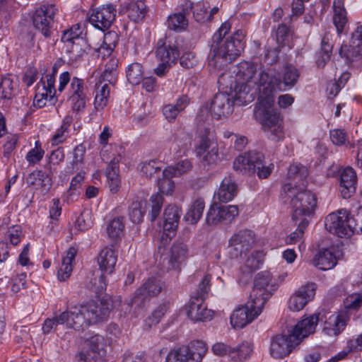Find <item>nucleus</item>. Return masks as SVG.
<instances>
[{"instance_id":"13","label":"nucleus","mask_w":362,"mask_h":362,"mask_svg":"<svg viewBox=\"0 0 362 362\" xmlns=\"http://www.w3.org/2000/svg\"><path fill=\"white\" fill-rule=\"evenodd\" d=\"M172 177L165 176L163 174V177L160 178L158 182L159 192L153 194L150 198L151 206L150 216L151 221H154L160 214L163 204V194H170L174 190L175 184L170 179Z\"/></svg>"},{"instance_id":"36","label":"nucleus","mask_w":362,"mask_h":362,"mask_svg":"<svg viewBox=\"0 0 362 362\" xmlns=\"http://www.w3.org/2000/svg\"><path fill=\"white\" fill-rule=\"evenodd\" d=\"M299 78V72L297 69L292 65H286L284 68L283 74V80L281 81V85L276 88L281 90V86L283 84L284 88V90H287L293 88L298 81ZM280 81H281L280 79Z\"/></svg>"},{"instance_id":"58","label":"nucleus","mask_w":362,"mask_h":362,"mask_svg":"<svg viewBox=\"0 0 362 362\" xmlns=\"http://www.w3.org/2000/svg\"><path fill=\"white\" fill-rule=\"evenodd\" d=\"M68 101L70 103L71 110L74 112L81 113L86 109V103L88 101V95L68 98Z\"/></svg>"},{"instance_id":"29","label":"nucleus","mask_w":362,"mask_h":362,"mask_svg":"<svg viewBox=\"0 0 362 362\" xmlns=\"http://www.w3.org/2000/svg\"><path fill=\"white\" fill-rule=\"evenodd\" d=\"M104 344V338L101 335H94L88 339V349L83 353L93 356L94 361H98L105 356Z\"/></svg>"},{"instance_id":"19","label":"nucleus","mask_w":362,"mask_h":362,"mask_svg":"<svg viewBox=\"0 0 362 362\" xmlns=\"http://www.w3.org/2000/svg\"><path fill=\"white\" fill-rule=\"evenodd\" d=\"M202 298H191L187 307V315L192 321H208L213 317V312L207 309Z\"/></svg>"},{"instance_id":"21","label":"nucleus","mask_w":362,"mask_h":362,"mask_svg":"<svg viewBox=\"0 0 362 362\" xmlns=\"http://www.w3.org/2000/svg\"><path fill=\"white\" fill-rule=\"evenodd\" d=\"M25 183L28 187L46 194L52 187V179L48 174L41 170H35L28 175Z\"/></svg>"},{"instance_id":"33","label":"nucleus","mask_w":362,"mask_h":362,"mask_svg":"<svg viewBox=\"0 0 362 362\" xmlns=\"http://www.w3.org/2000/svg\"><path fill=\"white\" fill-rule=\"evenodd\" d=\"M357 223L349 210L341 209V238H351L354 233Z\"/></svg>"},{"instance_id":"55","label":"nucleus","mask_w":362,"mask_h":362,"mask_svg":"<svg viewBox=\"0 0 362 362\" xmlns=\"http://www.w3.org/2000/svg\"><path fill=\"white\" fill-rule=\"evenodd\" d=\"M332 49V45L329 43V39L325 36L321 42V50L319 52H322V60L320 61L318 58L316 60V64L318 67H323L326 62L329 59L330 54Z\"/></svg>"},{"instance_id":"5","label":"nucleus","mask_w":362,"mask_h":362,"mask_svg":"<svg viewBox=\"0 0 362 362\" xmlns=\"http://www.w3.org/2000/svg\"><path fill=\"white\" fill-rule=\"evenodd\" d=\"M276 91H272L269 96L272 102L267 103V98L258 97L259 104L256 107L255 115L261 119L262 128L268 139L275 142L284 138L282 118L279 113L272 109Z\"/></svg>"},{"instance_id":"43","label":"nucleus","mask_w":362,"mask_h":362,"mask_svg":"<svg viewBox=\"0 0 362 362\" xmlns=\"http://www.w3.org/2000/svg\"><path fill=\"white\" fill-rule=\"evenodd\" d=\"M88 92V87L83 79L77 77L72 78L69 88L68 98L86 95Z\"/></svg>"},{"instance_id":"52","label":"nucleus","mask_w":362,"mask_h":362,"mask_svg":"<svg viewBox=\"0 0 362 362\" xmlns=\"http://www.w3.org/2000/svg\"><path fill=\"white\" fill-rule=\"evenodd\" d=\"M287 175L290 179H299L302 180L303 185L304 186L303 182L308 176V170L305 166L300 163L292 164L288 168Z\"/></svg>"},{"instance_id":"9","label":"nucleus","mask_w":362,"mask_h":362,"mask_svg":"<svg viewBox=\"0 0 362 362\" xmlns=\"http://www.w3.org/2000/svg\"><path fill=\"white\" fill-rule=\"evenodd\" d=\"M250 298L247 303L235 309L230 316V323L234 328H243L256 318L263 307H259Z\"/></svg>"},{"instance_id":"64","label":"nucleus","mask_w":362,"mask_h":362,"mask_svg":"<svg viewBox=\"0 0 362 362\" xmlns=\"http://www.w3.org/2000/svg\"><path fill=\"white\" fill-rule=\"evenodd\" d=\"M90 227V223H86L83 214H81L76 220L73 226L70 228L71 235H77L81 231H85Z\"/></svg>"},{"instance_id":"16","label":"nucleus","mask_w":362,"mask_h":362,"mask_svg":"<svg viewBox=\"0 0 362 362\" xmlns=\"http://www.w3.org/2000/svg\"><path fill=\"white\" fill-rule=\"evenodd\" d=\"M233 97L225 93L215 95L211 103V115L216 119L229 116L233 111Z\"/></svg>"},{"instance_id":"22","label":"nucleus","mask_w":362,"mask_h":362,"mask_svg":"<svg viewBox=\"0 0 362 362\" xmlns=\"http://www.w3.org/2000/svg\"><path fill=\"white\" fill-rule=\"evenodd\" d=\"M189 256L188 247L186 244L181 242L174 243L170 250L168 269H180Z\"/></svg>"},{"instance_id":"37","label":"nucleus","mask_w":362,"mask_h":362,"mask_svg":"<svg viewBox=\"0 0 362 362\" xmlns=\"http://www.w3.org/2000/svg\"><path fill=\"white\" fill-rule=\"evenodd\" d=\"M253 351V345L249 341H243L235 348H232L231 360L233 362H243L250 357Z\"/></svg>"},{"instance_id":"44","label":"nucleus","mask_w":362,"mask_h":362,"mask_svg":"<svg viewBox=\"0 0 362 362\" xmlns=\"http://www.w3.org/2000/svg\"><path fill=\"white\" fill-rule=\"evenodd\" d=\"M127 78L132 85H138L144 78L143 66L139 63H132L127 67Z\"/></svg>"},{"instance_id":"51","label":"nucleus","mask_w":362,"mask_h":362,"mask_svg":"<svg viewBox=\"0 0 362 362\" xmlns=\"http://www.w3.org/2000/svg\"><path fill=\"white\" fill-rule=\"evenodd\" d=\"M324 330L325 333L330 336H337L339 329L338 327L339 323V313H336L325 317Z\"/></svg>"},{"instance_id":"10","label":"nucleus","mask_w":362,"mask_h":362,"mask_svg":"<svg viewBox=\"0 0 362 362\" xmlns=\"http://www.w3.org/2000/svg\"><path fill=\"white\" fill-rule=\"evenodd\" d=\"M164 284L156 277L148 278L134 293L130 304L143 306L151 298L158 296L163 290Z\"/></svg>"},{"instance_id":"42","label":"nucleus","mask_w":362,"mask_h":362,"mask_svg":"<svg viewBox=\"0 0 362 362\" xmlns=\"http://www.w3.org/2000/svg\"><path fill=\"white\" fill-rule=\"evenodd\" d=\"M64 42L65 51L69 54L71 59L76 60L84 53V50L82 47L83 45L85 44L83 40L66 41Z\"/></svg>"},{"instance_id":"61","label":"nucleus","mask_w":362,"mask_h":362,"mask_svg":"<svg viewBox=\"0 0 362 362\" xmlns=\"http://www.w3.org/2000/svg\"><path fill=\"white\" fill-rule=\"evenodd\" d=\"M146 12V6L142 2V0H140L137 5L130 10L129 15L131 20L136 23L144 20Z\"/></svg>"},{"instance_id":"34","label":"nucleus","mask_w":362,"mask_h":362,"mask_svg":"<svg viewBox=\"0 0 362 362\" xmlns=\"http://www.w3.org/2000/svg\"><path fill=\"white\" fill-rule=\"evenodd\" d=\"M110 89L107 83L99 81L96 84V94L94 100V108L96 111L103 110L108 104Z\"/></svg>"},{"instance_id":"15","label":"nucleus","mask_w":362,"mask_h":362,"mask_svg":"<svg viewBox=\"0 0 362 362\" xmlns=\"http://www.w3.org/2000/svg\"><path fill=\"white\" fill-rule=\"evenodd\" d=\"M319 316V313H314L304 317L293 327L290 332L296 343L300 344L304 338L315 332L320 320Z\"/></svg>"},{"instance_id":"41","label":"nucleus","mask_w":362,"mask_h":362,"mask_svg":"<svg viewBox=\"0 0 362 362\" xmlns=\"http://www.w3.org/2000/svg\"><path fill=\"white\" fill-rule=\"evenodd\" d=\"M361 56L362 47L360 45L341 47V58L344 59L345 64L348 68L351 66L354 60Z\"/></svg>"},{"instance_id":"63","label":"nucleus","mask_w":362,"mask_h":362,"mask_svg":"<svg viewBox=\"0 0 362 362\" xmlns=\"http://www.w3.org/2000/svg\"><path fill=\"white\" fill-rule=\"evenodd\" d=\"M199 141L209 139L211 135L212 139H216L215 130L211 124H199Z\"/></svg>"},{"instance_id":"50","label":"nucleus","mask_w":362,"mask_h":362,"mask_svg":"<svg viewBox=\"0 0 362 362\" xmlns=\"http://www.w3.org/2000/svg\"><path fill=\"white\" fill-rule=\"evenodd\" d=\"M85 30V24H73L69 29L64 31L62 37L63 42L83 40L81 36Z\"/></svg>"},{"instance_id":"31","label":"nucleus","mask_w":362,"mask_h":362,"mask_svg":"<svg viewBox=\"0 0 362 362\" xmlns=\"http://www.w3.org/2000/svg\"><path fill=\"white\" fill-rule=\"evenodd\" d=\"M57 9L54 5H42L32 16L33 23H50L55 21Z\"/></svg>"},{"instance_id":"47","label":"nucleus","mask_w":362,"mask_h":362,"mask_svg":"<svg viewBox=\"0 0 362 362\" xmlns=\"http://www.w3.org/2000/svg\"><path fill=\"white\" fill-rule=\"evenodd\" d=\"M86 153V147L83 144L76 146L73 151V160L71 163V168L69 173H74L75 170H78L83 164L84 156Z\"/></svg>"},{"instance_id":"46","label":"nucleus","mask_w":362,"mask_h":362,"mask_svg":"<svg viewBox=\"0 0 362 362\" xmlns=\"http://www.w3.org/2000/svg\"><path fill=\"white\" fill-rule=\"evenodd\" d=\"M295 222L296 224L298 226V228L295 231H293L286 237V242L287 244H295L298 241L300 240L303 238L304 231L309 223L308 218L305 217Z\"/></svg>"},{"instance_id":"26","label":"nucleus","mask_w":362,"mask_h":362,"mask_svg":"<svg viewBox=\"0 0 362 362\" xmlns=\"http://www.w3.org/2000/svg\"><path fill=\"white\" fill-rule=\"evenodd\" d=\"M116 13L115 7L109 4L99 9L92 10L88 21L89 23H113L115 20Z\"/></svg>"},{"instance_id":"32","label":"nucleus","mask_w":362,"mask_h":362,"mask_svg":"<svg viewBox=\"0 0 362 362\" xmlns=\"http://www.w3.org/2000/svg\"><path fill=\"white\" fill-rule=\"evenodd\" d=\"M145 214V202L139 197H135L128 208V215L130 221L134 223H140L143 221Z\"/></svg>"},{"instance_id":"28","label":"nucleus","mask_w":362,"mask_h":362,"mask_svg":"<svg viewBox=\"0 0 362 362\" xmlns=\"http://www.w3.org/2000/svg\"><path fill=\"white\" fill-rule=\"evenodd\" d=\"M237 194V185L231 177H226L217 192L216 197L220 202H228L233 199Z\"/></svg>"},{"instance_id":"54","label":"nucleus","mask_w":362,"mask_h":362,"mask_svg":"<svg viewBox=\"0 0 362 362\" xmlns=\"http://www.w3.org/2000/svg\"><path fill=\"white\" fill-rule=\"evenodd\" d=\"M160 163L155 160L145 161L141 163V173L146 177H151L154 174L160 173Z\"/></svg>"},{"instance_id":"57","label":"nucleus","mask_w":362,"mask_h":362,"mask_svg":"<svg viewBox=\"0 0 362 362\" xmlns=\"http://www.w3.org/2000/svg\"><path fill=\"white\" fill-rule=\"evenodd\" d=\"M45 151L41 148L39 141H35V147L32 148L26 155V160L30 165L38 163L44 156Z\"/></svg>"},{"instance_id":"53","label":"nucleus","mask_w":362,"mask_h":362,"mask_svg":"<svg viewBox=\"0 0 362 362\" xmlns=\"http://www.w3.org/2000/svg\"><path fill=\"white\" fill-rule=\"evenodd\" d=\"M13 82L10 75L4 76L0 81V98L10 99L13 96Z\"/></svg>"},{"instance_id":"30","label":"nucleus","mask_w":362,"mask_h":362,"mask_svg":"<svg viewBox=\"0 0 362 362\" xmlns=\"http://www.w3.org/2000/svg\"><path fill=\"white\" fill-rule=\"evenodd\" d=\"M77 250L71 247L66 255L63 257L61 267L57 271V277L60 281H64L69 278L73 270L72 262L74 260Z\"/></svg>"},{"instance_id":"38","label":"nucleus","mask_w":362,"mask_h":362,"mask_svg":"<svg viewBox=\"0 0 362 362\" xmlns=\"http://www.w3.org/2000/svg\"><path fill=\"white\" fill-rule=\"evenodd\" d=\"M262 262V253L257 251L253 252L247 257L245 264L241 267L240 270L243 274L250 276L252 272L259 268Z\"/></svg>"},{"instance_id":"2","label":"nucleus","mask_w":362,"mask_h":362,"mask_svg":"<svg viewBox=\"0 0 362 362\" xmlns=\"http://www.w3.org/2000/svg\"><path fill=\"white\" fill-rule=\"evenodd\" d=\"M230 30V24H221L214 34L209 55V66L222 69L240 54V45L235 46L228 38H225Z\"/></svg>"},{"instance_id":"17","label":"nucleus","mask_w":362,"mask_h":362,"mask_svg":"<svg viewBox=\"0 0 362 362\" xmlns=\"http://www.w3.org/2000/svg\"><path fill=\"white\" fill-rule=\"evenodd\" d=\"M291 338V332L288 335H277L274 337L270 348L271 355L276 358H282L288 356L293 348L299 344Z\"/></svg>"},{"instance_id":"4","label":"nucleus","mask_w":362,"mask_h":362,"mask_svg":"<svg viewBox=\"0 0 362 362\" xmlns=\"http://www.w3.org/2000/svg\"><path fill=\"white\" fill-rule=\"evenodd\" d=\"M281 197L285 203H289L293 209L292 219L298 221L313 214L317 206L315 195L292 184H286L283 187Z\"/></svg>"},{"instance_id":"6","label":"nucleus","mask_w":362,"mask_h":362,"mask_svg":"<svg viewBox=\"0 0 362 362\" xmlns=\"http://www.w3.org/2000/svg\"><path fill=\"white\" fill-rule=\"evenodd\" d=\"M264 155L256 151H250L237 157L233 162V169L241 174H257L260 179H265L272 173L273 164L264 163Z\"/></svg>"},{"instance_id":"25","label":"nucleus","mask_w":362,"mask_h":362,"mask_svg":"<svg viewBox=\"0 0 362 362\" xmlns=\"http://www.w3.org/2000/svg\"><path fill=\"white\" fill-rule=\"evenodd\" d=\"M157 58L164 62L169 64H175L180 53L177 48L175 46L166 45L164 40L160 39L158 42V47L156 49Z\"/></svg>"},{"instance_id":"1","label":"nucleus","mask_w":362,"mask_h":362,"mask_svg":"<svg viewBox=\"0 0 362 362\" xmlns=\"http://www.w3.org/2000/svg\"><path fill=\"white\" fill-rule=\"evenodd\" d=\"M110 310V303L105 300L90 302L86 305H75L58 316L45 320L42 329L43 333L48 334L54 330L57 325H65L67 328L83 331L90 325L107 319Z\"/></svg>"},{"instance_id":"40","label":"nucleus","mask_w":362,"mask_h":362,"mask_svg":"<svg viewBox=\"0 0 362 362\" xmlns=\"http://www.w3.org/2000/svg\"><path fill=\"white\" fill-rule=\"evenodd\" d=\"M40 83H42V86L41 88L38 86L37 88L34 105L41 108L46 105L47 101L52 103L54 102L55 93H52V90L45 88V81L42 79L40 80Z\"/></svg>"},{"instance_id":"59","label":"nucleus","mask_w":362,"mask_h":362,"mask_svg":"<svg viewBox=\"0 0 362 362\" xmlns=\"http://www.w3.org/2000/svg\"><path fill=\"white\" fill-rule=\"evenodd\" d=\"M223 223H231L239 214L236 205L221 206Z\"/></svg>"},{"instance_id":"7","label":"nucleus","mask_w":362,"mask_h":362,"mask_svg":"<svg viewBox=\"0 0 362 362\" xmlns=\"http://www.w3.org/2000/svg\"><path fill=\"white\" fill-rule=\"evenodd\" d=\"M208 351L207 344L201 340L192 341L171 350L167 355L166 362H202Z\"/></svg>"},{"instance_id":"23","label":"nucleus","mask_w":362,"mask_h":362,"mask_svg":"<svg viewBox=\"0 0 362 362\" xmlns=\"http://www.w3.org/2000/svg\"><path fill=\"white\" fill-rule=\"evenodd\" d=\"M117 260V254L113 245L103 249L99 255L98 264L105 274H111Z\"/></svg>"},{"instance_id":"45","label":"nucleus","mask_w":362,"mask_h":362,"mask_svg":"<svg viewBox=\"0 0 362 362\" xmlns=\"http://www.w3.org/2000/svg\"><path fill=\"white\" fill-rule=\"evenodd\" d=\"M192 167L191 162L187 160L179 161L175 166H168L163 170L165 176H179L189 170Z\"/></svg>"},{"instance_id":"27","label":"nucleus","mask_w":362,"mask_h":362,"mask_svg":"<svg viewBox=\"0 0 362 362\" xmlns=\"http://www.w3.org/2000/svg\"><path fill=\"white\" fill-rule=\"evenodd\" d=\"M181 214L180 207L176 205H168L164 210V230L175 231L178 226Z\"/></svg>"},{"instance_id":"49","label":"nucleus","mask_w":362,"mask_h":362,"mask_svg":"<svg viewBox=\"0 0 362 362\" xmlns=\"http://www.w3.org/2000/svg\"><path fill=\"white\" fill-rule=\"evenodd\" d=\"M326 230L338 238L339 233V211L329 214L325 220Z\"/></svg>"},{"instance_id":"24","label":"nucleus","mask_w":362,"mask_h":362,"mask_svg":"<svg viewBox=\"0 0 362 362\" xmlns=\"http://www.w3.org/2000/svg\"><path fill=\"white\" fill-rule=\"evenodd\" d=\"M250 83H238L235 87L234 103L238 105H245L252 103L255 98L256 90L250 88Z\"/></svg>"},{"instance_id":"11","label":"nucleus","mask_w":362,"mask_h":362,"mask_svg":"<svg viewBox=\"0 0 362 362\" xmlns=\"http://www.w3.org/2000/svg\"><path fill=\"white\" fill-rule=\"evenodd\" d=\"M255 243V235L247 229L240 230L235 233L229 240L230 255L238 258L245 254L252 247Z\"/></svg>"},{"instance_id":"3","label":"nucleus","mask_w":362,"mask_h":362,"mask_svg":"<svg viewBox=\"0 0 362 362\" xmlns=\"http://www.w3.org/2000/svg\"><path fill=\"white\" fill-rule=\"evenodd\" d=\"M238 74L243 78L246 83L257 85L259 90V96L267 98V103L272 102L269 96L272 91H276L281 85L280 78L271 76L258 64L250 62L240 63L238 66Z\"/></svg>"},{"instance_id":"62","label":"nucleus","mask_w":362,"mask_h":362,"mask_svg":"<svg viewBox=\"0 0 362 362\" xmlns=\"http://www.w3.org/2000/svg\"><path fill=\"white\" fill-rule=\"evenodd\" d=\"M344 308L346 310H356L362 305V293H353L344 300Z\"/></svg>"},{"instance_id":"14","label":"nucleus","mask_w":362,"mask_h":362,"mask_svg":"<svg viewBox=\"0 0 362 362\" xmlns=\"http://www.w3.org/2000/svg\"><path fill=\"white\" fill-rule=\"evenodd\" d=\"M339 240L327 247L319 249L311 260V264L321 270H328L334 267L338 262L336 253L339 251Z\"/></svg>"},{"instance_id":"56","label":"nucleus","mask_w":362,"mask_h":362,"mask_svg":"<svg viewBox=\"0 0 362 362\" xmlns=\"http://www.w3.org/2000/svg\"><path fill=\"white\" fill-rule=\"evenodd\" d=\"M121 160V156L117 155L115 156L108 164V166L106 168L105 175L107 177V180H111L115 179H119V163Z\"/></svg>"},{"instance_id":"48","label":"nucleus","mask_w":362,"mask_h":362,"mask_svg":"<svg viewBox=\"0 0 362 362\" xmlns=\"http://www.w3.org/2000/svg\"><path fill=\"white\" fill-rule=\"evenodd\" d=\"M206 223L209 226H216L223 223L221 206L217 203L211 205L206 214Z\"/></svg>"},{"instance_id":"8","label":"nucleus","mask_w":362,"mask_h":362,"mask_svg":"<svg viewBox=\"0 0 362 362\" xmlns=\"http://www.w3.org/2000/svg\"><path fill=\"white\" fill-rule=\"evenodd\" d=\"M276 289L274 279L270 272L265 271L258 273L254 281V286L250 298L259 307H263L267 300Z\"/></svg>"},{"instance_id":"20","label":"nucleus","mask_w":362,"mask_h":362,"mask_svg":"<svg viewBox=\"0 0 362 362\" xmlns=\"http://www.w3.org/2000/svg\"><path fill=\"white\" fill-rule=\"evenodd\" d=\"M357 175L354 169L350 166L341 170V197L344 199L350 198L356 192Z\"/></svg>"},{"instance_id":"12","label":"nucleus","mask_w":362,"mask_h":362,"mask_svg":"<svg viewBox=\"0 0 362 362\" xmlns=\"http://www.w3.org/2000/svg\"><path fill=\"white\" fill-rule=\"evenodd\" d=\"M317 289L316 284L308 282L300 286L288 298L287 306L292 312H298L303 310L305 305L313 300Z\"/></svg>"},{"instance_id":"60","label":"nucleus","mask_w":362,"mask_h":362,"mask_svg":"<svg viewBox=\"0 0 362 362\" xmlns=\"http://www.w3.org/2000/svg\"><path fill=\"white\" fill-rule=\"evenodd\" d=\"M211 275L206 274L203 277L202 281L199 284L198 288L197 290L196 295L192 298H202V300H204L211 288Z\"/></svg>"},{"instance_id":"39","label":"nucleus","mask_w":362,"mask_h":362,"mask_svg":"<svg viewBox=\"0 0 362 362\" xmlns=\"http://www.w3.org/2000/svg\"><path fill=\"white\" fill-rule=\"evenodd\" d=\"M124 232V217L114 218L107 226V233L109 237L114 240L120 239Z\"/></svg>"},{"instance_id":"18","label":"nucleus","mask_w":362,"mask_h":362,"mask_svg":"<svg viewBox=\"0 0 362 362\" xmlns=\"http://www.w3.org/2000/svg\"><path fill=\"white\" fill-rule=\"evenodd\" d=\"M196 153L202 161L208 165L215 164L218 158V148L216 139L211 136L209 139L199 141L196 148Z\"/></svg>"},{"instance_id":"35","label":"nucleus","mask_w":362,"mask_h":362,"mask_svg":"<svg viewBox=\"0 0 362 362\" xmlns=\"http://www.w3.org/2000/svg\"><path fill=\"white\" fill-rule=\"evenodd\" d=\"M205 208L204 201L201 199H197L190 205L185 218L191 224L197 223L202 218Z\"/></svg>"}]
</instances>
